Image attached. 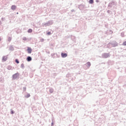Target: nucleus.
<instances>
[{
  "label": "nucleus",
  "mask_w": 126,
  "mask_h": 126,
  "mask_svg": "<svg viewBox=\"0 0 126 126\" xmlns=\"http://www.w3.org/2000/svg\"><path fill=\"white\" fill-rule=\"evenodd\" d=\"M61 57L62 58H66L67 57V54L66 53H61Z\"/></svg>",
  "instance_id": "f257e3e1"
},
{
  "label": "nucleus",
  "mask_w": 126,
  "mask_h": 126,
  "mask_svg": "<svg viewBox=\"0 0 126 126\" xmlns=\"http://www.w3.org/2000/svg\"><path fill=\"white\" fill-rule=\"evenodd\" d=\"M27 51L28 54H31L32 53V49L30 47H28Z\"/></svg>",
  "instance_id": "f03ea898"
},
{
  "label": "nucleus",
  "mask_w": 126,
  "mask_h": 126,
  "mask_svg": "<svg viewBox=\"0 0 126 126\" xmlns=\"http://www.w3.org/2000/svg\"><path fill=\"white\" fill-rule=\"evenodd\" d=\"M27 61L28 62H31V61H32V58L31 57L28 56V57H27Z\"/></svg>",
  "instance_id": "7ed1b4c3"
},
{
  "label": "nucleus",
  "mask_w": 126,
  "mask_h": 126,
  "mask_svg": "<svg viewBox=\"0 0 126 126\" xmlns=\"http://www.w3.org/2000/svg\"><path fill=\"white\" fill-rule=\"evenodd\" d=\"M11 8V9H12V10H15V9H16V6H15V5H12Z\"/></svg>",
  "instance_id": "20e7f679"
},
{
  "label": "nucleus",
  "mask_w": 126,
  "mask_h": 126,
  "mask_svg": "<svg viewBox=\"0 0 126 126\" xmlns=\"http://www.w3.org/2000/svg\"><path fill=\"white\" fill-rule=\"evenodd\" d=\"M6 60H7V56H4L2 58V61L3 62H5V61H6Z\"/></svg>",
  "instance_id": "39448f33"
},
{
  "label": "nucleus",
  "mask_w": 126,
  "mask_h": 126,
  "mask_svg": "<svg viewBox=\"0 0 126 126\" xmlns=\"http://www.w3.org/2000/svg\"><path fill=\"white\" fill-rule=\"evenodd\" d=\"M94 3V0H89V3L92 4Z\"/></svg>",
  "instance_id": "423d86ee"
},
{
  "label": "nucleus",
  "mask_w": 126,
  "mask_h": 126,
  "mask_svg": "<svg viewBox=\"0 0 126 126\" xmlns=\"http://www.w3.org/2000/svg\"><path fill=\"white\" fill-rule=\"evenodd\" d=\"M32 29H30L28 31V33H32Z\"/></svg>",
  "instance_id": "0eeeda50"
},
{
  "label": "nucleus",
  "mask_w": 126,
  "mask_h": 126,
  "mask_svg": "<svg viewBox=\"0 0 126 126\" xmlns=\"http://www.w3.org/2000/svg\"><path fill=\"white\" fill-rule=\"evenodd\" d=\"M13 78H15L16 77H17V74H15L13 76Z\"/></svg>",
  "instance_id": "6e6552de"
},
{
  "label": "nucleus",
  "mask_w": 126,
  "mask_h": 126,
  "mask_svg": "<svg viewBox=\"0 0 126 126\" xmlns=\"http://www.w3.org/2000/svg\"><path fill=\"white\" fill-rule=\"evenodd\" d=\"M87 64L88 66H90V65H91V63H90V62H88L87 63Z\"/></svg>",
  "instance_id": "1a4fd4ad"
},
{
  "label": "nucleus",
  "mask_w": 126,
  "mask_h": 126,
  "mask_svg": "<svg viewBox=\"0 0 126 126\" xmlns=\"http://www.w3.org/2000/svg\"><path fill=\"white\" fill-rule=\"evenodd\" d=\"M26 98H29V97H30V94H27V95L26 96Z\"/></svg>",
  "instance_id": "9d476101"
},
{
  "label": "nucleus",
  "mask_w": 126,
  "mask_h": 126,
  "mask_svg": "<svg viewBox=\"0 0 126 126\" xmlns=\"http://www.w3.org/2000/svg\"><path fill=\"white\" fill-rule=\"evenodd\" d=\"M15 62L17 63H19V61H18V60L17 59L15 60Z\"/></svg>",
  "instance_id": "9b49d317"
},
{
  "label": "nucleus",
  "mask_w": 126,
  "mask_h": 126,
  "mask_svg": "<svg viewBox=\"0 0 126 126\" xmlns=\"http://www.w3.org/2000/svg\"><path fill=\"white\" fill-rule=\"evenodd\" d=\"M123 46H126V41L123 42Z\"/></svg>",
  "instance_id": "f8f14e48"
},
{
  "label": "nucleus",
  "mask_w": 126,
  "mask_h": 126,
  "mask_svg": "<svg viewBox=\"0 0 126 126\" xmlns=\"http://www.w3.org/2000/svg\"><path fill=\"white\" fill-rule=\"evenodd\" d=\"M23 40H24V41H26L27 39L26 38V37H24Z\"/></svg>",
  "instance_id": "ddd939ff"
},
{
  "label": "nucleus",
  "mask_w": 126,
  "mask_h": 126,
  "mask_svg": "<svg viewBox=\"0 0 126 126\" xmlns=\"http://www.w3.org/2000/svg\"><path fill=\"white\" fill-rule=\"evenodd\" d=\"M47 35H51V32H48Z\"/></svg>",
  "instance_id": "4468645a"
},
{
  "label": "nucleus",
  "mask_w": 126,
  "mask_h": 126,
  "mask_svg": "<svg viewBox=\"0 0 126 126\" xmlns=\"http://www.w3.org/2000/svg\"><path fill=\"white\" fill-rule=\"evenodd\" d=\"M11 114H14L13 110L11 111Z\"/></svg>",
  "instance_id": "2eb2a0df"
},
{
  "label": "nucleus",
  "mask_w": 126,
  "mask_h": 126,
  "mask_svg": "<svg viewBox=\"0 0 126 126\" xmlns=\"http://www.w3.org/2000/svg\"><path fill=\"white\" fill-rule=\"evenodd\" d=\"M0 41H1V38H0Z\"/></svg>",
  "instance_id": "dca6fc26"
},
{
  "label": "nucleus",
  "mask_w": 126,
  "mask_h": 126,
  "mask_svg": "<svg viewBox=\"0 0 126 126\" xmlns=\"http://www.w3.org/2000/svg\"><path fill=\"white\" fill-rule=\"evenodd\" d=\"M17 14H18V12L17 13Z\"/></svg>",
  "instance_id": "f3484780"
}]
</instances>
